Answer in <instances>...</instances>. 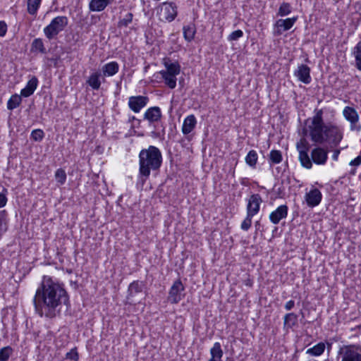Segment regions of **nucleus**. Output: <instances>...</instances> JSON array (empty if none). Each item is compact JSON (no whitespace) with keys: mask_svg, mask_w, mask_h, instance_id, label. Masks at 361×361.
Instances as JSON below:
<instances>
[{"mask_svg":"<svg viewBox=\"0 0 361 361\" xmlns=\"http://www.w3.org/2000/svg\"><path fill=\"white\" fill-rule=\"evenodd\" d=\"M342 114L345 119L350 123L351 131L361 130V125L359 123L360 116L355 108L347 106L344 107Z\"/></svg>","mask_w":361,"mask_h":361,"instance_id":"5","label":"nucleus"},{"mask_svg":"<svg viewBox=\"0 0 361 361\" xmlns=\"http://www.w3.org/2000/svg\"><path fill=\"white\" fill-rule=\"evenodd\" d=\"M119 70V65L116 61H111L104 64L101 69L102 77H111L116 75Z\"/></svg>","mask_w":361,"mask_h":361,"instance_id":"16","label":"nucleus"},{"mask_svg":"<svg viewBox=\"0 0 361 361\" xmlns=\"http://www.w3.org/2000/svg\"><path fill=\"white\" fill-rule=\"evenodd\" d=\"M21 94H14L8 99L7 102V108L9 110H13L20 106L22 102Z\"/></svg>","mask_w":361,"mask_h":361,"instance_id":"30","label":"nucleus"},{"mask_svg":"<svg viewBox=\"0 0 361 361\" xmlns=\"http://www.w3.org/2000/svg\"><path fill=\"white\" fill-rule=\"evenodd\" d=\"M352 54L355 59V68L361 71V42H357L353 48Z\"/></svg>","mask_w":361,"mask_h":361,"instance_id":"27","label":"nucleus"},{"mask_svg":"<svg viewBox=\"0 0 361 361\" xmlns=\"http://www.w3.org/2000/svg\"><path fill=\"white\" fill-rule=\"evenodd\" d=\"M12 348L10 346L4 347L0 350V361H7L12 353Z\"/></svg>","mask_w":361,"mask_h":361,"instance_id":"38","label":"nucleus"},{"mask_svg":"<svg viewBox=\"0 0 361 361\" xmlns=\"http://www.w3.org/2000/svg\"><path fill=\"white\" fill-rule=\"evenodd\" d=\"M157 75H161V78L164 80L165 85L170 89H174L176 87V75L169 73L164 71L157 73ZM158 76H157V78Z\"/></svg>","mask_w":361,"mask_h":361,"instance_id":"20","label":"nucleus"},{"mask_svg":"<svg viewBox=\"0 0 361 361\" xmlns=\"http://www.w3.org/2000/svg\"><path fill=\"white\" fill-rule=\"evenodd\" d=\"M298 322V315L295 313H288L284 316L283 325L284 327L292 328Z\"/></svg>","mask_w":361,"mask_h":361,"instance_id":"31","label":"nucleus"},{"mask_svg":"<svg viewBox=\"0 0 361 361\" xmlns=\"http://www.w3.org/2000/svg\"><path fill=\"white\" fill-rule=\"evenodd\" d=\"M197 124V120L193 114L188 116L183 121L182 126V133L184 135H188L190 133Z\"/></svg>","mask_w":361,"mask_h":361,"instance_id":"21","label":"nucleus"},{"mask_svg":"<svg viewBox=\"0 0 361 361\" xmlns=\"http://www.w3.org/2000/svg\"><path fill=\"white\" fill-rule=\"evenodd\" d=\"M259 221H257V222L255 223V226L257 227V226H259Z\"/></svg>","mask_w":361,"mask_h":361,"instance_id":"49","label":"nucleus"},{"mask_svg":"<svg viewBox=\"0 0 361 361\" xmlns=\"http://www.w3.org/2000/svg\"><path fill=\"white\" fill-rule=\"evenodd\" d=\"M144 283L142 281H135L128 287V299L131 300L137 293L142 292Z\"/></svg>","mask_w":361,"mask_h":361,"instance_id":"24","label":"nucleus"},{"mask_svg":"<svg viewBox=\"0 0 361 361\" xmlns=\"http://www.w3.org/2000/svg\"><path fill=\"white\" fill-rule=\"evenodd\" d=\"M342 361H361V354L355 350L348 349L344 353Z\"/></svg>","mask_w":361,"mask_h":361,"instance_id":"29","label":"nucleus"},{"mask_svg":"<svg viewBox=\"0 0 361 361\" xmlns=\"http://www.w3.org/2000/svg\"><path fill=\"white\" fill-rule=\"evenodd\" d=\"M178 14V7L173 2H164L160 8L161 20L172 22Z\"/></svg>","mask_w":361,"mask_h":361,"instance_id":"8","label":"nucleus"},{"mask_svg":"<svg viewBox=\"0 0 361 361\" xmlns=\"http://www.w3.org/2000/svg\"><path fill=\"white\" fill-rule=\"evenodd\" d=\"M257 153L256 152V151L252 149L247 153V156L245 157V162L250 167L255 168L257 162Z\"/></svg>","mask_w":361,"mask_h":361,"instance_id":"33","label":"nucleus"},{"mask_svg":"<svg viewBox=\"0 0 361 361\" xmlns=\"http://www.w3.org/2000/svg\"><path fill=\"white\" fill-rule=\"evenodd\" d=\"M101 77H102V75L100 71L93 72L87 80V84H88L93 90H97L101 86Z\"/></svg>","mask_w":361,"mask_h":361,"instance_id":"23","label":"nucleus"},{"mask_svg":"<svg viewBox=\"0 0 361 361\" xmlns=\"http://www.w3.org/2000/svg\"><path fill=\"white\" fill-rule=\"evenodd\" d=\"M162 163V154L159 148L149 146L139 154V175L142 183L149 178L151 171L158 170Z\"/></svg>","mask_w":361,"mask_h":361,"instance_id":"3","label":"nucleus"},{"mask_svg":"<svg viewBox=\"0 0 361 361\" xmlns=\"http://www.w3.org/2000/svg\"><path fill=\"white\" fill-rule=\"evenodd\" d=\"M183 37L184 39L188 42H190L194 39L195 35L196 33V28L195 25L190 24L185 26H183Z\"/></svg>","mask_w":361,"mask_h":361,"instance_id":"26","label":"nucleus"},{"mask_svg":"<svg viewBox=\"0 0 361 361\" xmlns=\"http://www.w3.org/2000/svg\"><path fill=\"white\" fill-rule=\"evenodd\" d=\"M7 190L4 188L2 192H0V209L6 206L8 199H7Z\"/></svg>","mask_w":361,"mask_h":361,"instance_id":"44","label":"nucleus"},{"mask_svg":"<svg viewBox=\"0 0 361 361\" xmlns=\"http://www.w3.org/2000/svg\"><path fill=\"white\" fill-rule=\"evenodd\" d=\"M296 147L299 153V160L301 165L307 169H311L312 163L308 154L309 144L307 140L304 138L301 139L297 142Z\"/></svg>","mask_w":361,"mask_h":361,"instance_id":"6","label":"nucleus"},{"mask_svg":"<svg viewBox=\"0 0 361 361\" xmlns=\"http://www.w3.org/2000/svg\"><path fill=\"white\" fill-rule=\"evenodd\" d=\"M44 137V133L41 129L33 130L31 133V138L35 141H41Z\"/></svg>","mask_w":361,"mask_h":361,"instance_id":"40","label":"nucleus"},{"mask_svg":"<svg viewBox=\"0 0 361 361\" xmlns=\"http://www.w3.org/2000/svg\"><path fill=\"white\" fill-rule=\"evenodd\" d=\"M223 350L220 343L216 342L210 349L211 357L209 361H223Z\"/></svg>","mask_w":361,"mask_h":361,"instance_id":"25","label":"nucleus"},{"mask_svg":"<svg viewBox=\"0 0 361 361\" xmlns=\"http://www.w3.org/2000/svg\"><path fill=\"white\" fill-rule=\"evenodd\" d=\"M31 50L32 51H39L42 54L47 52L46 48L44 47L43 41L41 38H36L33 40L31 44Z\"/></svg>","mask_w":361,"mask_h":361,"instance_id":"32","label":"nucleus"},{"mask_svg":"<svg viewBox=\"0 0 361 361\" xmlns=\"http://www.w3.org/2000/svg\"><path fill=\"white\" fill-rule=\"evenodd\" d=\"M297 19H298V17H293V18H286V19L278 20L275 23V26L276 27L275 34L276 35H280L282 34V32L283 31H287V30H290L295 24Z\"/></svg>","mask_w":361,"mask_h":361,"instance_id":"13","label":"nucleus"},{"mask_svg":"<svg viewBox=\"0 0 361 361\" xmlns=\"http://www.w3.org/2000/svg\"><path fill=\"white\" fill-rule=\"evenodd\" d=\"M349 164L352 166H359L361 164V156H357L355 159L351 160Z\"/></svg>","mask_w":361,"mask_h":361,"instance_id":"46","label":"nucleus"},{"mask_svg":"<svg viewBox=\"0 0 361 361\" xmlns=\"http://www.w3.org/2000/svg\"><path fill=\"white\" fill-rule=\"evenodd\" d=\"M359 42H361V41H360Z\"/></svg>","mask_w":361,"mask_h":361,"instance_id":"51","label":"nucleus"},{"mask_svg":"<svg viewBox=\"0 0 361 361\" xmlns=\"http://www.w3.org/2000/svg\"><path fill=\"white\" fill-rule=\"evenodd\" d=\"M66 358L70 360L78 361L79 360V355L76 348H72L69 352L66 354Z\"/></svg>","mask_w":361,"mask_h":361,"instance_id":"41","label":"nucleus"},{"mask_svg":"<svg viewBox=\"0 0 361 361\" xmlns=\"http://www.w3.org/2000/svg\"><path fill=\"white\" fill-rule=\"evenodd\" d=\"M68 20L66 16H57L44 28V33L47 39H51L67 26Z\"/></svg>","mask_w":361,"mask_h":361,"instance_id":"4","label":"nucleus"},{"mask_svg":"<svg viewBox=\"0 0 361 361\" xmlns=\"http://www.w3.org/2000/svg\"><path fill=\"white\" fill-rule=\"evenodd\" d=\"M114 0H91L89 4V8L91 11L100 12L104 11L108 5Z\"/></svg>","mask_w":361,"mask_h":361,"instance_id":"22","label":"nucleus"},{"mask_svg":"<svg viewBox=\"0 0 361 361\" xmlns=\"http://www.w3.org/2000/svg\"><path fill=\"white\" fill-rule=\"evenodd\" d=\"M8 26L4 20H0V37H4L7 32Z\"/></svg>","mask_w":361,"mask_h":361,"instance_id":"45","label":"nucleus"},{"mask_svg":"<svg viewBox=\"0 0 361 361\" xmlns=\"http://www.w3.org/2000/svg\"><path fill=\"white\" fill-rule=\"evenodd\" d=\"M163 64L166 68L165 70H163L164 71L173 74L176 76L180 74V66L178 62H172L169 58H164L163 59Z\"/></svg>","mask_w":361,"mask_h":361,"instance_id":"19","label":"nucleus"},{"mask_svg":"<svg viewBox=\"0 0 361 361\" xmlns=\"http://www.w3.org/2000/svg\"><path fill=\"white\" fill-rule=\"evenodd\" d=\"M243 36V32L241 30H237L232 32L228 37L229 41H236Z\"/></svg>","mask_w":361,"mask_h":361,"instance_id":"43","label":"nucleus"},{"mask_svg":"<svg viewBox=\"0 0 361 361\" xmlns=\"http://www.w3.org/2000/svg\"><path fill=\"white\" fill-rule=\"evenodd\" d=\"M133 15L132 13H128L126 16L119 21V26L127 27L133 20Z\"/></svg>","mask_w":361,"mask_h":361,"instance_id":"42","label":"nucleus"},{"mask_svg":"<svg viewBox=\"0 0 361 361\" xmlns=\"http://www.w3.org/2000/svg\"><path fill=\"white\" fill-rule=\"evenodd\" d=\"M294 306H295V301H294V300H290L288 301V302L285 304L284 307H285V309H286V310H288H288H292V309L294 307Z\"/></svg>","mask_w":361,"mask_h":361,"instance_id":"47","label":"nucleus"},{"mask_svg":"<svg viewBox=\"0 0 361 361\" xmlns=\"http://www.w3.org/2000/svg\"><path fill=\"white\" fill-rule=\"evenodd\" d=\"M325 347V343L320 342L314 345L312 348H308L306 351V353L312 356H319L324 352Z\"/></svg>","mask_w":361,"mask_h":361,"instance_id":"28","label":"nucleus"},{"mask_svg":"<svg viewBox=\"0 0 361 361\" xmlns=\"http://www.w3.org/2000/svg\"><path fill=\"white\" fill-rule=\"evenodd\" d=\"M161 118V109L158 106L149 108L144 114V119L149 123L158 122Z\"/></svg>","mask_w":361,"mask_h":361,"instance_id":"17","label":"nucleus"},{"mask_svg":"<svg viewBox=\"0 0 361 361\" xmlns=\"http://www.w3.org/2000/svg\"><path fill=\"white\" fill-rule=\"evenodd\" d=\"M291 13V6L289 3L283 2L278 11V16H286Z\"/></svg>","mask_w":361,"mask_h":361,"instance_id":"35","label":"nucleus"},{"mask_svg":"<svg viewBox=\"0 0 361 361\" xmlns=\"http://www.w3.org/2000/svg\"><path fill=\"white\" fill-rule=\"evenodd\" d=\"M149 99L145 96H133L129 98L128 106L129 108L135 113H138L145 107Z\"/></svg>","mask_w":361,"mask_h":361,"instance_id":"10","label":"nucleus"},{"mask_svg":"<svg viewBox=\"0 0 361 361\" xmlns=\"http://www.w3.org/2000/svg\"><path fill=\"white\" fill-rule=\"evenodd\" d=\"M269 161L271 164H279L282 161L281 152L279 150H271L269 154Z\"/></svg>","mask_w":361,"mask_h":361,"instance_id":"36","label":"nucleus"},{"mask_svg":"<svg viewBox=\"0 0 361 361\" xmlns=\"http://www.w3.org/2000/svg\"><path fill=\"white\" fill-rule=\"evenodd\" d=\"M313 361H318V360H313Z\"/></svg>","mask_w":361,"mask_h":361,"instance_id":"50","label":"nucleus"},{"mask_svg":"<svg viewBox=\"0 0 361 361\" xmlns=\"http://www.w3.org/2000/svg\"><path fill=\"white\" fill-rule=\"evenodd\" d=\"M42 1L27 0V12L30 15H36Z\"/></svg>","mask_w":361,"mask_h":361,"instance_id":"34","label":"nucleus"},{"mask_svg":"<svg viewBox=\"0 0 361 361\" xmlns=\"http://www.w3.org/2000/svg\"><path fill=\"white\" fill-rule=\"evenodd\" d=\"M55 178L56 181L60 184L63 185L66 180V173L62 169H59L56 171Z\"/></svg>","mask_w":361,"mask_h":361,"instance_id":"37","label":"nucleus"},{"mask_svg":"<svg viewBox=\"0 0 361 361\" xmlns=\"http://www.w3.org/2000/svg\"><path fill=\"white\" fill-rule=\"evenodd\" d=\"M262 202V199L260 195H252L247 201V212L253 216L256 215L259 211L260 204Z\"/></svg>","mask_w":361,"mask_h":361,"instance_id":"11","label":"nucleus"},{"mask_svg":"<svg viewBox=\"0 0 361 361\" xmlns=\"http://www.w3.org/2000/svg\"><path fill=\"white\" fill-rule=\"evenodd\" d=\"M294 75L298 80L305 84H310L312 78L310 76V68L308 66L300 64L295 71Z\"/></svg>","mask_w":361,"mask_h":361,"instance_id":"12","label":"nucleus"},{"mask_svg":"<svg viewBox=\"0 0 361 361\" xmlns=\"http://www.w3.org/2000/svg\"><path fill=\"white\" fill-rule=\"evenodd\" d=\"M310 159L317 165L325 164L328 159V150L320 146L314 147L311 152Z\"/></svg>","mask_w":361,"mask_h":361,"instance_id":"9","label":"nucleus"},{"mask_svg":"<svg viewBox=\"0 0 361 361\" xmlns=\"http://www.w3.org/2000/svg\"><path fill=\"white\" fill-rule=\"evenodd\" d=\"M288 208L286 204L281 205L269 214V220L274 224H278L283 219L286 218Z\"/></svg>","mask_w":361,"mask_h":361,"instance_id":"14","label":"nucleus"},{"mask_svg":"<svg viewBox=\"0 0 361 361\" xmlns=\"http://www.w3.org/2000/svg\"><path fill=\"white\" fill-rule=\"evenodd\" d=\"M343 148L336 149L334 150L333 154H332V159L334 161H337L338 159V156L341 152Z\"/></svg>","mask_w":361,"mask_h":361,"instance_id":"48","label":"nucleus"},{"mask_svg":"<svg viewBox=\"0 0 361 361\" xmlns=\"http://www.w3.org/2000/svg\"><path fill=\"white\" fill-rule=\"evenodd\" d=\"M322 192L317 189L314 188L305 195V200L310 207H314L319 204L322 201Z\"/></svg>","mask_w":361,"mask_h":361,"instance_id":"15","label":"nucleus"},{"mask_svg":"<svg viewBox=\"0 0 361 361\" xmlns=\"http://www.w3.org/2000/svg\"><path fill=\"white\" fill-rule=\"evenodd\" d=\"M38 85V79L32 76L27 82L25 87L21 90L20 94L23 97H28L32 95Z\"/></svg>","mask_w":361,"mask_h":361,"instance_id":"18","label":"nucleus"},{"mask_svg":"<svg viewBox=\"0 0 361 361\" xmlns=\"http://www.w3.org/2000/svg\"><path fill=\"white\" fill-rule=\"evenodd\" d=\"M184 290L185 287L180 279L174 281L169 292L168 301L171 304L178 303L184 298Z\"/></svg>","mask_w":361,"mask_h":361,"instance_id":"7","label":"nucleus"},{"mask_svg":"<svg viewBox=\"0 0 361 361\" xmlns=\"http://www.w3.org/2000/svg\"><path fill=\"white\" fill-rule=\"evenodd\" d=\"M33 304L39 317L52 319L60 314L63 305H69V296L63 284L44 276L36 290Z\"/></svg>","mask_w":361,"mask_h":361,"instance_id":"1","label":"nucleus"},{"mask_svg":"<svg viewBox=\"0 0 361 361\" xmlns=\"http://www.w3.org/2000/svg\"><path fill=\"white\" fill-rule=\"evenodd\" d=\"M254 216L247 212L245 219L241 224L240 228L243 231H247L252 225V219Z\"/></svg>","mask_w":361,"mask_h":361,"instance_id":"39","label":"nucleus"},{"mask_svg":"<svg viewBox=\"0 0 361 361\" xmlns=\"http://www.w3.org/2000/svg\"><path fill=\"white\" fill-rule=\"evenodd\" d=\"M323 114V109H315L314 116L306 120L304 131L313 142L328 143L331 147H336L343 138V128L334 123H324Z\"/></svg>","mask_w":361,"mask_h":361,"instance_id":"2","label":"nucleus"}]
</instances>
